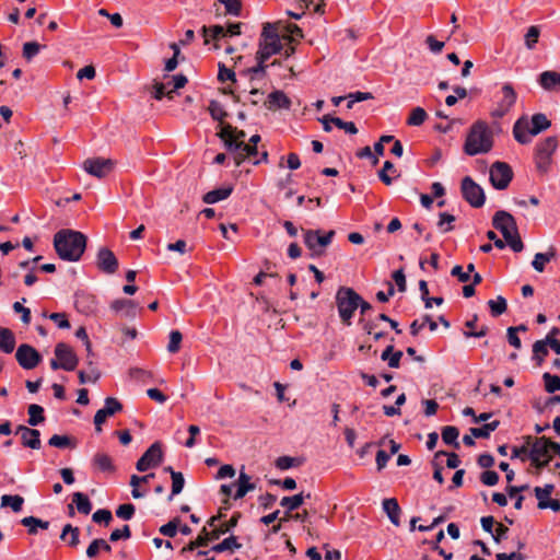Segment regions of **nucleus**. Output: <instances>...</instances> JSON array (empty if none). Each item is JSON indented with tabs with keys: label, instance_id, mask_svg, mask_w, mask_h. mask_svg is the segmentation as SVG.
<instances>
[{
	"label": "nucleus",
	"instance_id": "obj_1",
	"mask_svg": "<svg viewBox=\"0 0 560 560\" xmlns=\"http://www.w3.org/2000/svg\"><path fill=\"white\" fill-rule=\"evenodd\" d=\"M86 241L83 233L62 229L54 235V247L60 259L78 261L86 248Z\"/></svg>",
	"mask_w": 560,
	"mask_h": 560
},
{
	"label": "nucleus",
	"instance_id": "obj_2",
	"mask_svg": "<svg viewBox=\"0 0 560 560\" xmlns=\"http://www.w3.org/2000/svg\"><path fill=\"white\" fill-rule=\"evenodd\" d=\"M493 147V135L483 120L474 122L467 133L464 151L467 155L488 153Z\"/></svg>",
	"mask_w": 560,
	"mask_h": 560
},
{
	"label": "nucleus",
	"instance_id": "obj_3",
	"mask_svg": "<svg viewBox=\"0 0 560 560\" xmlns=\"http://www.w3.org/2000/svg\"><path fill=\"white\" fill-rule=\"evenodd\" d=\"M282 25L281 21L267 22L262 25V30L259 36L257 55L262 60H268L271 56L281 52L282 50V36L279 34V30Z\"/></svg>",
	"mask_w": 560,
	"mask_h": 560
},
{
	"label": "nucleus",
	"instance_id": "obj_4",
	"mask_svg": "<svg viewBox=\"0 0 560 560\" xmlns=\"http://www.w3.org/2000/svg\"><path fill=\"white\" fill-rule=\"evenodd\" d=\"M231 131V125L225 124L222 126L218 136L224 142L225 149L233 154L235 165L240 166L246 159H255L258 154L257 147L246 144L245 142H235V140H232L230 137Z\"/></svg>",
	"mask_w": 560,
	"mask_h": 560
},
{
	"label": "nucleus",
	"instance_id": "obj_5",
	"mask_svg": "<svg viewBox=\"0 0 560 560\" xmlns=\"http://www.w3.org/2000/svg\"><path fill=\"white\" fill-rule=\"evenodd\" d=\"M361 295L352 288L340 287L336 293V305L342 324L350 326L354 312L359 308Z\"/></svg>",
	"mask_w": 560,
	"mask_h": 560
},
{
	"label": "nucleus",
	"instance_id": "obj_6",
	"mask_svg": "<svg viewBox=\"0 0 560 560\" xmlns=\"http://www.w3.org/2000/svg\"><path fill=\"white\" fill-rule=\"evenodd\" d=\"M557 148L558 140L555 136L547 137L536 145L535 164L539 173L546 174L549 171L552 154Z\"/></svg>",
	"mask_w": 560,
	"mask_h": 560
},
{
	"label": "nucleus",
	"instance_id": "obj_7",
	"mask_svg": "<svg viewBox=\"0 0 560 560\" xmlns=\"http://www.w3.org/2000/svg\"><path fill=\"white\" fill-rule=\"evenodd\" d=\"M304 244L312 252V257H319L324 255L325 248L332 242L335 231L330 230L324 235H320L319 230H303Z\"/></svg>",
	"mask_w": 560,
	"mask_h": 560
},
{
	"label": "nucleus",
	"instance_id": "obj_8",
	"mask_svg": "<svg viewBox=\"0 0 560 560\" xmlns=\"http://www.w3.org/2000/svg\"><path fill=\"white\" fill-rule=\"evenodd\" d=\"M460 190L463 198L474 208H480L485 205L486 196L480 185L471 177L466 176L462 179Z\"/></svg>",
	"mask_w": 560,
	"mask_h": 560
},
{
	"label": "nucleus",
	"instance_id": "obj_9",
	"mask_svg": "<svg viewBox=\"0 0 560 560\" xmlns=\"http://www.w3.org/2000/svg\"><path fill=\"white\" fill-rule=\"evenodd\" d=\"M502 97L497 102L495 107L491 110L490 115L493 118L504 117L515 105L517 94L511 83H504L501 88Z\"/></svg>",
	"mask_w": 560,
	"mask_h": 560
},
{
	"label": "nucleus",
	"instance_id": "obj_10",
	"mask_svg": "<svg viewBox=\"0 0 560 560\" xmlns=\"http://www.w3.org/2000/svg\"><path fill=\"white\" fill-rule=\"evenodd\" d=\"M513 178L511 166L501 161L494 162L490 167V183L495 189L503 190L508 188Z\"/></svg>",
	"mask_w": 560,
	"mask_h": 560
},
{
	"label": "nucleus",
	"instance_id": "obj_11",
	"mask_svg": "<svg viewBox=\"0 0 560 560\" xmlns=\"http://www.w3.org/2000/svg\"><path fill=\"white\" fill-rule=\"evenodd\" d=\"M492 225L502 233L504 241H509L511 236L518 234L514 217L504 210H499L494 213Z\"/></svg>",
	"mask_w": 560,
	"mask_h": 560
},
{
	"label": "nucleus",
	"instance_id": "obj_12",
	"mask_svg": "<svg viewBox=\"0 0 560 560\" xmlns=\"http://www.w3.org/2000/svg\"><path fill=\"white\" fill-rule=\"evenodd\" d=\"M15 359L20 366L25 370H33L42 362L40 353L27 343H22L18 347Z\"/></svg>",
	"mask_w": 560,
	"mask_h": 560
},
{
	"label": "nucleus",
	"instance_id": "obj_13",
	"mask_svg": "<svg viewBox=\"0 0 560 560\" xmlns=\"http://www.w3.org/2000/svg\"><path fill=\"white\" fill-rule=\"evenodd\" d=\"M545 443V436L534 439L529 452L530 463L538 470H541L545 467H547L552 458L551 455L548 454V450L544 445Z\"/></svg>",
	"mask_w": 560,
	"mask_h": 560
},
{
	"label": "nucleus",
	"instance_id": "obj_14",
	"mask_svg": "<svg viewBox=\"0 0 560 560\" xmlns=\"http://www.w3.org/2000/svg\"><path fill=\"white\" fill-rule=\"evenodd\" d=\"M115 166V162L110 159L94 158L83 162L84 171L97 178L106 177Z\"/></svg>",
	"mask_w": 560,
	"mask_h": 560
},
{
	"label": "nucleus",
	"instance_id": "obj_15",
	"mask_svg": "<svg viewBox=\"0 0 560 560\" xmlns=\"http://www.w3.org/2000/svg\"><path fill=\"white\" fill-rule=\"evenodd\" d=\"M163 459L161 444L154 442L138 459L136 468L138 471H147L151 467H156Z\"/></svg>",
	"mask_w": 560,
	"mask_h": 560
},
{
	"label": "nucleus",
	"instance_id": "obj_16",
	"mask_svg": "<svg viewBox=\"0 0 560 560\" xmlns=\"http://www.w3.org/2000/svg\"><path fill=\"white\" fill-rule=\"evenodd\" d=\"M104 402L105 406L97 410L94 416V425L96 432L102 431V424L108 417H112L122 410V404L115 397H107L105 398Z\"/></svg>",
	"mask_w": 560,
	"mask_h": 560
},
{
	"label": "nucleus",
	"instance_id": "obj_17",
	"mask_svg": "<svg viewBox=\"0 0 560 560\" xmlns=\"http://www.w3.org/2000/svg\"><path fill=\"white\" fill-rule=\"evenodd\" d=\"M55 357L60 361L62 370L73 371L79 362V359L72 348L65 342H59L55 347Z\"/></svg>",
	"mask_w": 560,
	"mask_h": 560
},
{
	"label": "nucleus",
	"instance_id": "obj_18",
	"mask_svg": "<svg viewBox=\"0 0 560 560\" xmlns=\"http://www.w3.org/2000/svg\"><path fill=\"white\" fill-rule=\"evenodd\" d=\"M96 266L102 272L113 275L117 271L119 264L110 249L102 247L96 255Z\"/></svg>",
	"mask_w": 560,
	"mask_h": 560
},
{
	"label": "nucleus",
	"instance_id": "obj_19",
	"mask_svg": "<svg viewBox=\"0 0 560 560\" xmlns=\"http://www.w3.org/2000/svg\"><path fill=\"white\" fill-rule=\"evenodd\" d=\"M15 434L21 435V443L24 447H30L32 450L40 448V433L37 429H32L21 424L16 428Z\"/></svg>",
	"mask_w": 560,
	"mask_h": 560
},
{
	"label": "nucleus",
	"instance_id": "obj_20",
	"mask_svg": "<svg viewBox=\"0 0 560 560\" xmlns=\"http://www.w3.org/2000/svg\"><path fill=\"white\" fill-rule=\"evenodd\" d=\"M538 82L544 90L560 91V73L556 71H544L539 74Z\"/></svg>",
	"mask_w": 560,
	"mask_h": 560
},
{
	"label": "nucleus",
	"instance_id": "obj_21",
	"mask_svg": "<svg viewBox=\"0 0 560 560\" xmlns=\"http://www.w3.org/2000/svg\"><path fill=\"white\" fill-rule=\"evenodd\" d=\"M110 307L115 312H121L125 317L133 318L137 315V304L132 300L118 299L113 301Z\"/></svg>",
	"mask_w": 560,
	"mask_h": 560
},
{
	"label": "nucleus",
	"instance_id": "obj_22",
	"mask_svg": "<svg viewBox=\"0 0 560 560\" xmlns=\"http://www.w3.org/2000/svg\"><path fill=\"white\" fill-rule=\"evenodd\" d=\"M310 498H311V493L304 494V492H300L292 497H283L280 501V505L285 508L288 511H287V516L282 521H287L288 516H289V512L299 509L304 503V501Z\"/></svg>",
	"mask_w": 560,
	"mask_h": 560
},
{
	"label": "nucleus",
	"instance_id": "obj_23",
	"mask_svg": "<svg viewBox=\"0 0 560 560\" xmlns=\"http://www.w3.org/2000/svg\"><path fill=\"white\" fill-rule=\"evenodd\" d=\"M74 304L79 312L84 313L86 315L92 314L96 311V302L94 296L85 293H78L75 295Z\"/></svg>",
	"mask_w": 560,
	"mask_h": 560
},
{
	"label": "nucleus",
	"instance_id": "obj_24",
	"mask_svg": "<svg viewBox=\"0 0 560 560\" xmlns=\"http://www.w3.org/2000/svg\"><path fill=\"white\" fill-rule=\"evenodd\" d=\"M530 128L524 118L516 120L513 127V136L521 144H527L532 141V135L528 132Z\"/></svg>",
	"mask_w": 560,
	"mask_h": 560
},
{
	"label": "nucleus",
	"instance_id": "obj_25",
	"mask_svg": "<svg viewBox=\"0 0 560 560\" xmlns=\"http://www.w3.org/2000/svg\"><path fill=\"white\" fill-rule=\"evenodd\" d=\"M267 106L269 109H289L291 101L282 91H273L268 95Z\"/></svg>",
	"mask_w": 560,
	"mask_h": 560
},
{
	"label": "nucleus",
	"instance_id": "obj_26",
	"mask_svg": "<svg viewBox=\"0 0 560 560\" xmlns=\"http://www.w3.org/2000/svg\"><path fill=\"white\" fill-rule=\"evenodd\" d=\"M233 191L232 186L221 187L213 190L208 191L202 196V201L208 205L217 203L221 200H225L231 196Z\"/></svg>",
	"mask_w": 560,
	"mask_h": 560
},
{
	"label": "nucleus",
	"instance_id": "obj_27",
	"mask_svg": "<svg viewBox=\"0 0 560 560\" xmlns=\"http://www.w3.org/2000/svg\"><path fill=\"white\" fill-rule=\"evenodd\" d=\"M383 510L387 514L389 521L395 525L399 526L400 524V506L398 501L395 498L385 499L383 501Z\"/></svg>",
	"mask_w": 560,
	"mask_h": 560
},
{
	"label": "nucleus",
	"instance_id": "obj_28",
	"mask_svg": "<svg viewBox=\"0 0 560 560\" xmlns=\"http://www.w3.org/2000/svg\"><path fill=\"white\" fill-rule=\"evenodd\" d=\"M92 465L103 472H114L115 466L113 464L112 457L102 452H97L92 458Z\"/></svg>",
	"mask_w": 560,
	"mask_h": 560
},
{
	"label": "nucleus",
	"instance_id": "obj_29",
	"mask_svg": "<svg viewBox=\"0 0 560 560\" xmlns=\"http://www.w3.org/2000/svg\"><path fill=\"white\" fill-rule=\"evenodd\" d=\"M530 125L528 132L532 136H537L538 133L547 130L551 126V121L545 114L538 113L532 116Z\"/></svg>",
	"mask_w": 560,
	"mask_h": 560
},
{
	"label": "nucleus",
	"instance_id": "obj_30",
	"mask_svg": "<svg viewBox=\"0 0 560 560\" xmlns=\"http://www.w3.org/2000/svg\"><path fill=\"white\" fill-rule=\"evenodd\" d=\"M15 336L13 331L5 327H0V351L4 353L13 352L15 348Z\"/></svg>",
	"mask_w": 560,
	"mask_h": 560
},
{
	"label": "nucleus",
	"instance_id": "obj_31",
	"mask_svg": "<svg viewBox=\"0 0 560 560\" xmlns=\"http://www.w3.org/2000/svg\"><path fill=\"white\" fill-rule=\"evenodd\" d=\"M236 485H237V490L234 494V500L244 498L247 492L255 489V483L250 482V476H248L243 470L240 471V476H238Z\"/></svg>",
	"mask_w": 560,
	"mask_h": 560
},
{
	"label": "nucleus",
	"instance_id": "obj_32",
	"mask_svg": "<svg viewBox=\"0 0 560 560\" xmlns=\"http://www.w3.org/2000/svg\"><path fill=\"white\" fill-rule=\"evenodd\" d=\"M21 524L27 528L30 535H36L38 529H48L49 522L35 516H26L21 520Z\"/></svg>",
	"mask_w": 560,
	"mask_h": 560
},
{
	"label": "nucleus",
	"instance_id": "obj_33",
	"mask_svg": "<svg viewBox=\"0 0 560 560\" xmlns=\"http://www.w3.org/2000/svg\"><path fill=\"white\" fill-rule=\"evenodd\" d=\"M524 444L522 446H513L511 458H520L522 462H526L529 459V452L533 445L534 439L530 435H526L523 438Z\"/></svg>",
	"mask_w": 560,
	"mask_h": 560
},
{
	"label": "nucleus",
	"instance_id": "obj_34",
	"mask_svg": "<svg viewBox=\"0 0 560 560\" xmlns=\"http://www.w3.org/2000/svg\"><path fill=\"white\" fill-rule=\"evenodd\" d=\"M555 256L556 250L552 247H550L547 253H537L534 257L532 266L536 271L542 272L545 269V265L549 262L552 258H555Z\"/></svg>",
	"mask_w": 560,
	"mask_h": 560
},
{
	"label": "nucleus",
	"instance_id": "obj_35",
	"mask_svg": "<svg viewBox=\"0 0 560 560\" xmlns=\"http://www.w3.org/2000/svg\"><path fill=\"white\" fill-rule=\"evenodd\" d=\"M241 517L240 513H235L228 522L221 524L219 527L213 528L211 530V538L219 539L222 535L230 532L237 525L238 518Z\"/></svg>",
	"mask_w": 560,
	"mask_h": 560
},
{
	"label": "nucleus",
	"instance_id": "obj_36",
	"mask_svg": "<svg viewBox=\"0 0 560 560\" xmlns=\"http://www.w3.org/2000/svg\"><path fill=\"white\" fill-rule=\"evenodd\" d=\"M442 440L445 444L452 445L455 448H459V442L457 441L459 430L453 425H446L442 429Z\"/></svg>",
	"mask_w": 560,
	"mask_h": 560
},
{
	"label": "nucleus",
	"instance_id": "obj_37",
	"mask_svg": "<svg viewBox=\"0 0 560 560\" xmlns=\"http://www.w3.org/2000/svg\"><path fill=\"white\" fill-rule=\"evenodd\" d=\"M27 412H28L27 423L31 427H36L39 423L44 422V420H45L44 408L42 406L32 404L28 406Z\"/></svg>",
	"mask_w": 560,
	"mask_h": 560
},
{
	"label": "nucleus",
	"instance_id": "obj_38",
	"mask_svg": "<svg viewBox=\"0 0 560 560\" xmlns=\"http://www.w3.org/2000/svg\"><path fill=\"white\" fill-rule=\"evenodd\" d=\"M499 424H500V421L494 420L492 422L485 423L480 428H470L469 431H470L471 435L475 436L476 439H488L490 436V433L493 432L494 430H497Z\"/></svg>",
	"mask_w": 560,
	"mask_h": 560
},
{
	"label": "nucleus",
	"instance_id": "obj_39",
	"mask_svg": "<svg viewBox=\"0 0 560 560\" xmlns=\"http://www.w3.org/2000/svg\"><path fill=\"white\" fill-rule=\"evenodd\" d=\"M201 31L205 37L206 45L209 44L210 38L218 40L226 36V31L222 25H213L210 27L203 26Z\"/></svg>",
	"mask_w": 560,
	"mask_h": 560
},
{
	"label": "nucleus",
	"instance_id": "obj_40",
	"mask_svg": "<svg viewBox=\"0 0 560 560\" xmlns=\"http://www.w3.org/2000/svg\"><path fill=\"white\" fill-rule=\"evenodd\" d=\"M72 502L75 504L78 511L88 515L92 510V504L88 495L82 492H75L72 495Z\"/></svg>",
	"mask_w": 560,
	"mask_h": 560
},
{
	"label": "nucleus",
	"instance_id": "obj_41",
	"mask_svg": "<svg viewBox=\"0 0 560 560\" xmlns=\"http://www.w3.org/2000/svg\"><path fill=\"white\" fill-rule=\"evenodd\" d=\"M24 503L23 497L15 494H3L1 497V506H10L14 512H20Z\"/></svg>",
	"mask_w": 560,
	"mask_h": 560
},
{
	"label": "nucleus",
	"instance_id": "obj_42",
	"mask_svg": "<svg viewBox=\"0 0 560 560\" xmlns=\"http://www.w3.org/2000/svg\"><path fill=\"white\" fill-rule=\"evenodd\" d=\"M242 545L237 542V538L232 535L228 538H224L220 544L212 546L211 551L223 552L226 550L240 549Z\"/></svg>",
	"mask_w": 560,
	"mask_h": 560
},
{
	"label": "nucleus",
	"instance_id": "obj_43",
	"mask_svg": "<svg viewBox=\"0 0 560 560\" xmlns=\"http://www.w3.org/2000/svg\"><path fill=\"white\" fill-rule=\"evenodd\" d=\"M548 355V345L546 339L537 340L533 345V359L540 365L545 358Z\"/></svg>",
	"mask_w": 560,
	"mask_h": 560
},
{
	"label": "nucleus",
	"instance_id": "obj_44",
	"mask_svg": "<svg viewBox=\"0 0 560 560\" xmlns=\"http://www.w3.org/2000/svg\"><path fill=\"white\" fill-rule=\"evenodd\" d=\"M488 306L493 317L502 315L508 308L506 300L501 295H499L495 300H489Z\"/></svg>",
	"mask_w": 560,
	"mask_h": 560
},
{
	"label": "nucleus",
	"instance_id": "obj_45",
	"mask_svg": "<svg viewBox=\"0 0 560 560\" xmlns=\"http://www.w3.org/2000/svg\"><path fill=\"white\" fill-rule=\"evenodd\" d=\"M70 534V540L68 541V545L70 547H77L79 545V534L80 530L78 527L72 526L71 524H67L63 526L60 539L66 540L67 535Z\"/></svg>",
	"mask_w": 560,
	"mask_h": 560
},
{
	"label": "nucleus",
	"instance_id": "obj_46",
	"mask_svg": "<svg viewBox=\"0 0 560 560\" xmlns=\"http://www.w3.org/2000/svg\"><path fill=\"white\" fill-rule=\"evenodd\" d=\"M542 380L547 393L553 394L560 390V377L558 375L546 372L542 375Z\"/></svg>",
	"mask_w": 560,
	"mask_h": 560
},
{
	"label": "nucleus",
	"instance_id": "obj_47",
	"mask_svg": "<svg viewBox=\"0 0 560 560\" xmlns=\"http://www.w3.org/2000/svg\"><path fill=\"white\" fill-rule=\"evenodd\" d=\"M209 113L212 117V119L218 120L220 122H223V120L226 118L228 113L225 112L222 104L218 101L212 100L209 104Z\"/></svg>",
	"mask_w": 560,
	"mask_h": 560
},
{
	"label": "nucleus",
	"instance_id": "obj_48",
	"mask_svg": "<svg viewBox=\"0 0 560 560\" xmlns=\"http://www.w3.org/2000/svg\"><path fill=\"white\" fill-rule=\"evenodd\" d=\"M172 493L168 497V500L171 501L174 495L179 494L183 491V488L185 486V479L182 472L179 471H172Z\"/></svg>",
	"mask_w": 560,
	"mask_h": 560
},
{
	"label": "nucleus",
	"instance_id": "obj_49",
	"mask_svg": "<svg viewBox=\"0 0 560 560\" xmlns=\"http://www.w3.org/2000/svg\"><path fill=\"white\" fill-rule=\"evenodd\" d=\"M427 117V112L422 107H415L407 119V124L409 126H420L425 121Z\"/></svg>",
	"mask_w": 560,
	"mask_h": 560
},
{
	"label": "nucleus",
	"instance_id": "obj_50",
	"mask_svg": "<svg viewBox=\"0 0 560 560\" xmlns=\"http://www.w3.org/2000/svg\"><path fill=\"white\" fill-rule=\"evenodd\" d=\"M285 31L288 32V35H283L282 38L290 44L296 42V39L303 38L304 36L302 28L293 23H289L285 26Z\"/></svg>",
	"mask_w": 560,
	"mask_h": 560
},
{
	"label": "nucleus",
	"instance_id": "obj_51",
	"mask_svg": "<svg viewBox=\"0 0 560 560\" xmlns=\"http://www.w3.org/2000/svg\"><path fill=\"white\" fill-rule=\"evenodd\" d=\"M539 35H540L539 27L536 25L530 26L524 36L526 48L534 49L538 42Z\"/></svg>",
	"mask_w": 560,
	"mask_h": 560
},
{
	"label": "nucleus",
	"instance_id": "obj_52",
	"mask_svg": "<svg viewBox=\"0 0 560 560\" xmlns=\"http://www.w3.org/2000/svg\"><path fill=\"white\" fill-rule=\"evenodd\" d=\"M180 524V520L178 517H174L168 523L162 525L159 532L166 537H175L178 530V526Z\"/></svg>",
	"mask_w": 560,
	"mask_h": 560
},
{
	"label": "nucleus",
	"instance_id": "obj_53",
	"mask_svg": "<svg viewBox=\"0 0 560 560\" xmlns=\"http://www.w3.org/2000/svg\"><path fill=\"white\" fill-rule=\"evenodd\" d=\"M455 220L456 219L453 214H450L447 212H441L439 214L438 226L442 230L443 233H447L454 229L452 223L455 222Z\"/></svg>",
	"mask_w": 560,
	"mask_h": 560
},
{
	"label": "nucleus",
	"instance_id": "obj_54",
	"mask_svg": "<svg viewBox=\"0 0 560 560\" xmlns=\"http://www.w3.org/2000/svg\"><path fill=\"white\" fill-rule=\"evenodd\" d=\"M218 1L224 5L226 14H231L234 16L241 15V12H242L241 0H218Z\"/></svg>",
	"mask_w": 560,
	"mask_h": 560
},
{
	"label": "nucleus",
	"instance_id": "obj_55",
	"mask_svg": "<svg viewBox=\"0 0 560 560\" xmlns=\"http://www.w3.org/2000/svg\"><path fill=\"white\" fill-rule=\"evenodd\" d=\"M183 340V335L179 330H172L170 332V341L167 345V351L171 353H176L180 349V342Z\"/></svg>",
	"mask_w": 560,
	"mask_h": 560
},
{
	"label": "nucleus",
	"instance_id": "obj_56",
	"mask_svg": "<svg viewBox=\"0 0 560 560\" xmlns=\"http://www.w3.org/2000/svg\"><path fill=\"white\" fill-rule=\"evenodd\" d=\"M48 444H49L50 446L59 447V448H65V447H74V445L72 444L71 439H70L68 435H58V434H55V435H52V436L49 439Z\"/></svg>",
	"mask_w": 560,
	"mask_h": 560
},
{
	"label": "nucleus",
	"instance_id": "obj_57",
	"mask_svg": "<svg viewBox=\"0 0 560 560\" xmlns=\"http://www.w3.org/2000/svg\"><path fill=\"white\" fill-rule=\"evenodd\" d=\"M92 520L95 523L104 524L105 526L109 525L113 520L112 512L107 509H100L95 511L92 515Z\"/></svg>",
	"mask_w": 560,
	"mask_h": 560
},
{
	"label": "nucleus",
	"instance_id": "obj_58",
	"mask_svg": "<svg viewBox=\"0 0 560 560\" xmlns=\"http://www.w3.org/2000/svg\"><path fill=\"white\" fill-rule=\"evenodd\" d=\"M78 377L81 384H85L89 382L95 383L101 377V373L96 368H92L89 370V373H85L84 371H79Z\"/></svg>",
	"mask_w": 560,
	"mask_h": 560
},
{
	"label": "nucleus",
	"instance_id": "obj_59",
	"mask_svg": "<svg viewBox=\"0 0 560 560\" xmlns=\"http://www.w3.org/2000/svg\"><path fill=\"white\" fill-rule=\"evenodd\" d=\"M43 46L36 42H27L23 45V57L30 61L32 60L40 50Z\"/></svg>",
	"mask_w": 560,
	"mask_h": 560
},
{
	"label": "nucleus",
	"instance_id": "obj_60",
	"mask_svg": "<svg viewBox=\"0 0 560 560\" xmlns=\"http://www.w3.org/2000/svg\"><path fill=\"white\" fill-rule=\"evenodd\" d=\"M555 489V486L551 483L545 485L542 488L536 487L534 489L535 497L538 502H547L550 499V495Z\"/></svg>",
	"mask_w": 560,
	"mask_h": 560
},
{
	"label": "nucleus",
	"instance_id": "obj_61",
	"mask_svg": "<svg viewBox=\"0 0 560 560\" xmlns=\"http://www.w3.org/2000/svg\"><path fill=\"white\" fill-rule=\"evenodd\" d=\"M388 171L396 172V168L390 161H385L382 170L378 172V177L387 186L393 183V178L387 174Z\"/></svg>",
	"mask_w": 560,
	"mask_h": 560
},
{
	"label": "nucleus",
	"instance_id": "obj_62",
	"mask_svg": "<svg viewBox=\"0 0 560 560\" xmlns=\"http://www.w3.org/2000/svg\"><path fill=\"white\" fill-rule=\"evenodd\" d=\"M499 474L494 470H485L483 472H481L480 475V481L485 485V486H489V487H492V486H495L498 482H499Z\"/></svg>",
	"mask_w": 560,
	"mask_h": 560
},
{
	"label": "nucleus",
	"instance_id": "obj_63",
	"mask_svg": "<svg viewBox=\"0 0 560 560\" xmlns=\"http://www.w3.org/2000/svg\"><path fill=\"white\" fill-rule=\"evenodd\" d=\"M135 511L136 509L133 504L126 503L118 506V509L116 510V515L122 520L128 521L132 518Z\"/></svg>",
	"mask_w": 560,
	"mask_h": 560
},
{
	"label": "nucleus",
	"instance_id": "obj_64",
	"mask_svg": "<svg viewBox=\"0 0 560 560\" xmlns=\"http://www.w3.org/2000/svg\"><path fill=\"white\" fill-rule=\"evenodd\" d=\"M218 80L220 82H225L228 80L232 81V82H235L236 81L235 72L232 69L226 68L224 63L220 62L219 63Z\"/></svg>",
	"mask_w": 560,
	"mask_h": 560
}]
</instances>
